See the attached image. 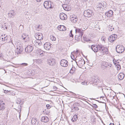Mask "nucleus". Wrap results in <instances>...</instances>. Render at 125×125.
Listing matches in <instances>:
<instances>
[{
  "mask_svg": "<svg viewBox=\"0 0 125 125\" xmlns=\"http://www.w3.org/2000/svg\"><path fill=\"white\" fill-rule=\"evenodd\" d=\"M16 53L17 54H21L23 49L22 44L20 43V42H18L16 44Z\"/></svg>",
  "mask_w": 125,
  "mask_h": 125,
  "instance_id": "1",
  "label": "nucleus"
},
{
  "mask_svg": "<svg viewBox=\"0 0 125 125\" xmlns=\"http://www.w3.org/2000/svg\"><path fill=\"white\" fill-rule=\"evenodd\" d=\"M94 15L93 11L89 9L85 10L84 12L83 15L86 17H92Z\"/></svg>",
  "mask_w": 125,
  "mask_h": 125,
  "instance_id": "2",
  "label": "nucleus"
},
{
  "mask_svg": "<svg viewBox=\"0 0 125 125\" xmlns=\"http://www.w3.org/2000/svg\"><path fill=\"white\" fill-rule=\"evenodd\" d=\"M76 60V62L77 65L80 68H81L85 63V62L83 59L80 58L79 60L77 59Z\"/></svg>",
  "mask_w": 125,
  "mask_h": 125,
  "instance_id": "3",
  "label": "nucleus"
},
{
  "mask_svg": "<svg viewBox=\"0 0 125 125\" xmlns=\"http://www.w3.org/2000/svg\"><path fill=\"white\" fill-rule=\"evenodd\" d=\"M99 48V50L102 52L104 53V54H107L108 53V49L106 48H105L102 45H99L98 46Z\"/></svg>",
  "mask_w": 125,
  "mask_h": 125,
  "instance_id": "4",
  "label": "nucleus"
},
{
  "mask_svg": "<svg viewBox=\"0 0 125 125\" xmlns=\"http://www.w3.org/2000/svg\"><path fill=\"white\" fill-rule=\"evenodd\" d=\"M43 5L44 7L47 9L52 8V3L50 1H45L44 2Z\"/></svg>",
  "mask_w": 125,
  "mask_h": 125,
  "instance_id": "5",
  "label": "nucleus"
},
{
  "mask_svg": "<svg viewBox=\"0 0 125 125\" xmlns=\"http://www.w3.org/2000/svg\"><path fill=\"white\" fill-rule=\"evenodd\" d=\"M32 41L33 44L36 47H39L42 44V43L41 41L37 39L35 40H33Z\"/></svg>",
  "mask_w": 125,
  "mask_h": 125,
  "instance_id": "6",
  "label": "nucleus"
},
{
  "mask_svg": "<svg viewBox=\"0 0 125 125\" xmlns=\"http://www.w3.org/2000/svg\"><path fill=\"white\" fill-rule=\"evenodd\" d=\"M116 49L117 52L121 53L125 50V48L122 46H120L119 45H118L116 47Z\"/></svg>",
  "mask_w": 125,
  "mask_h": 125,
  "instance_id": "7",
  "label": "nucleus"
},
{
  "mask_svg": "<svg viewBox=\"0 0 125 125\" xmlns=\"http://www.w3.org/2000/svg\"><path fill=\"white\" fill-rule=\"evenodd\" d=\"M48 63L50 65L53 66L56 63L55 59L52 58H50L48 60Z\"/></svg>",
  "mask_w": 125,
  "mask_h": 125,
  "instance_id": "8",
  "label": "nucleus"
},
{
  "mask_svg": "<svg viewBox=\"0 0 125 125\" xmlns=\"http://www.w3.org/2000/svg\"><path fill=\"white\" fill-rule=\"evenodd\" d=\"M35 37L36 39L40 41L42 40L43 38L42 34L40 33H36L35 35Z\"/></svg>",
  "mask_w": 125,
  "mask_h": 125,
  "instance_id": "9",
  "label": "nucleus"
},
{
  "mask_svg": "<svg viewBox=\"0 0 125 125\" xmlns=\"http://www.w3.org/2000/svg\"><path fill=\"white\" fill-rule=\"evenodd\" d=\"M68 62L65 59H62L60 62V64L63 67H66L68 65Z\"/></svg>",
  "mask_w": 125,
  "mask_h": 125,
  "instance_id": "10",
  "label": "nucleus"
},
{
  "mask_svg": "<svg viewBox=\"0 0 125 125\" xmlns=\"http://www.w3.org/2000/svg\"><path fill=\"white\" fill-rule=\"evenodd\" d=\"M75 32L76 35L78 36H81L82 37L83 35L82 31L81 29L77 28L75 29Z\"/></svg>",
  "mask_w": 125,
  "mask_h": 125,
  "instance_id": "11",
  "label": "nucleus"
},
{
  "mask_svg": "<svg viewBox=\"0 0 125 125\" xmlns=\"http://www.w3.org/2000/svg\"><path fill=\"white\" fill-rule=\"evenodd\" d=\"M117 38L116 35L113 34L110 36L108 38L109 41L110 42H112L116 40Z\"/></svg>",
  "mask_w": 125,
  "mask_h": 125,
  "instance_id": "12",
  "label": "nucleus"
},
{
  "mask_svg": "<svg viewBox=\"0 0 125 125\" xmlns=\"http://www.w3.org/2000/svg\"><path fill=\"white\" fill-rule=\"evenodd\" d=\"M99 45H98L97 46L94 45H92L91 46V49L95 52H97L98 50V51H100V50H99V48L98 47Z\"/></svg>",
  "mask_w": 125,
  "mask_h": 125,
  "instance_id": "13",
  "label": "nucleus"
},
{
  "mask_svg": "<svg viewBox=\"0 0 125 125\" xmlns=\"http://www.w3.org/2000/svg\"><path fill=\"white\" fill-rule=\"evenodd\" d=\"M33 49V46L30 45H29L26 47L25 48V51L28 53L31 52Z\"/></svg>",
  "mask_w": 125,
  "mask_h": 125,
  "instance_id": "14",
  "label": "nucleus"
},
{
  "mask_svg": "<svg viewBox=\"0 0 125 125\" xmlns=\"http://www.w3.org/2000/svg\"><path fill=\"white\" fill-rule=\"evenodd\" d=\"M51 44L49 42H46L44 45V48L46 50H49L51 47Z\"/></svg>",
  "mask_w": 125,
  "mask_h": 125,
  "instance_id": "15",
  "label": "nucleus"
},
{
  "mask_svg": "<svg viewBox=\"0 0 125 125\" xmlns=\"http://www.w3.org/2000/svg\"><path fill=\"white\" fill-rule=\"evenodd\" d=\"M70 19L71 22L75 23L77 21V18L75 15H73L70 16Z\"/></svg>",
  "mask_w": 125,
  "mask_h": 125,
  "instance_id": "16",
  "label": "nucleus"
},
{
  "mask_svg": "<svg viewBox=\"0 0 125 125\" xmlns=\"http://www.w3.org/2000/svg\"><path fill=\"white\" fill-rule=\"evenodd\" d=\"M31 123L32 125H40L37 119L35 118H33L32 119Z\"/></svg>",
  "mask_w": 125,
  "mask_h": 125,
  "instance_id": "17",
  "label": "nucleus"
},
{
  "mask_svg": "<svg viewBox=\"0 0 125 125\" xmlns=\"http://www.w3.org/2000/svg\"><path fill=\"white\" fill-rule=\"evenodd\" d=\"M5 36V35H4V36H3V35H2L0 38V39L2 42L3 44L4 43L3 42H5V43H6L7 40L8 38L7 36Z\"/></svg>",
  "mask_w": 125,
  "mask_h": 125,
  "instance_id": "18",
  "label": "nucleus"
},
{
  "mask_svg": "<svg viewBox=\"0 0 125 125\" xmlns=\"http://www.w3.org/2000/svg\"><path fill=\"white\" fill-rule=\"evenodd\" d=\"M59 17L60 19L63 20H65L67 18V15L63 13H60Z\"/></svg>",
  "mask_w": 125,
  "mask_h": 125,
  "instance_id": "19",
  "label": "nucleus"
},
{
  "mask_svg": "<svg viewBox=\"0 0 125 125\" xmlns=\"http://www.w3.org/2000/svg\"><path fill=\"white\" fill-rule=\"evenodd\" d=\"M113 12L112 10H110L105 13V15L107 17H110L112 16L113 14Z\"/></svg>",
  "mask_w": 125,
  "mask_h": 125,
  "instance_id": "20",
  "label": "nucleus"
},
{
  "mask_svg": "<svg viewBox=\"0 0 125 125\" xmlns=\"http://www.w3.org/2000/svg\"><path fill=\"white\" fill-rule=\"evenodd\" d=\"M48 118L46 116H43L41 119V121L42 122L44 123H47L49 121Z\"/></svg>",
  "mask_w": 125,
  "mask_h": 125,
  "instance_id": "21",
  "label": "nucleus"
},
{
  "mask_svg": "<svg viewBox=\"0 0 125 125\" xmlns=\"http://www.w3.org/2000/svg\"><path fill=\"white\" fill-rule=\"evenodd\" d=\"M5 104L4 102L1 100H0V110H3L5 108Z\"/></svg>",
  "mask_w": 125,
  "mask_h": 125,
  "instance_id": "22",
  "label": "nucleus"
},
{
  "mask_svg": "<svg viewBox=\"0 0 125 125\" xmlns=\"http://www.w3.org/2000/svg\"><path fill=\"white\" fill-rule=\"evenodd\" d=\"M57 28L60 31H65L66 30V28L63 25H59L58 27Z\"/></svg>",
  "mask_w": 125,
  "mask_h": 125,
  "instance_id": "23",
  "label": "nucleus"
},
{
  "mask_svg": "<svg viewBox=\"0 0 125 125\" xmlns=\"http://www.w3.org/2000/svg\"><path fill=\"white\" fill-rule=\"evenodd\" d=\"M118 76L119 79L121 80L123 79L125 76V75L123 73H120L119 74Z\"/></svg>",
  "mask_w": 125,
  "mask_h": 125,
  "instance_id": "24",
  "label": "nucleus"
},
{
  "mask_svg": "<svg viewBox=\"0 0 125 125\" xmlns=\"http://www.w3.org/2000/svg\"><path fill=\"white\" fill-rule=\"evenodd\" d=\"M8 14L11 17H14L15 15V12L13 10H11L9 11Z\"/></svg>",
  "mask_w": 125,
  "mask_h": 125,
  "instance_id": "25",
  "label": "nucleus"
},
{
  "mask_svg": "<svg viewBox=\"0 0 125 125\" xmlns=\"http://www.w3.org/2000/svg\"><path fill=\"white\" fill-rule=\"evenodd\" d=\"M22 38H23L24 40H28V37L27 35L25 33H23L22 35Z\"/></svg>",
  "mask_w": 125,
  "mask_h": 125,
  "instance_id": "26",
  "label": "nucleus"
},
{
  "mask_svg": "<svg viewBox=\"0 0 125 125\" xmlns=\"http://www.w3.org/2000/svg\"><path fill=\"white\" fill-rule=\"evenodd\" d=\"M93 81L94 82V84L95 85H97V83L99 81V80L98 79V78L95 77L93 79Z\"/></svg>",
  "mask_w": 125,
  "mask_h": 125,
  "instance_id": "27",
  "label": "nucleus"
},
{
  "mask_svg": "<svg viewBox=\"0 0 125 125\" xmlns=\"http://www.w3.org/2000/svg\"><path fill=\"white\" fill-rule=\"evenodd\" d=\"M34 62L38 64H41L42 62V60L41 59L35 60H34Z\"/></svg>",
  "mask_w": 125,
  "mask_h": 125,
  "instance_id": "28",
  "label": "nucleus"
},
{
  "mask_svg": "<svg viewBox=\"0 0 125 125\" xmlns=\"http://www.w3.org/2000/svg\"><path fill=\"white\" fill-rule=\"evenodd\" d=\"M78 118V116L77 115H75L73 116L71 119V120L73 122H74L77 120Z\"/></svg>",
  "mask_w": 125,
  "mask_h": 125,
  "instance_id": "29",
  "label": "nucleus"
},
{
  "mask_svg": "<svg viewBox=\"0 0 125 125\" xmlns=\"http://www.w3.org/2000/svg\"><path fill=\"white\" fill-rule=\"evenodd\" d=\"M63 7L64 9L66 11H68L70 10L68 6L65 4L63 5Z\"/></svg>",
  "mask_w": 125,
  "mask_h": 125,
  "instance_id": "30",
  "label": "nucleus"
},
{
  "mask_svg": "<svg viewBox=\"0 0 125 125\" xmlns=\"http://www.w3.org/2000/svg\"><path fill=\"white\" fill-rule=\"evenodd\" d=\"M103 5H104V3H99L97 6V8H101L103 7H104V5L103 6Z\"/></svg>",
  "mask_w": 125,
  "mask_h": 125,
  "instance_id": "31",
  "label": "nucleus"
},
{
  "mask_svg": "<svg viewBox=\"0 0 125 125\" xmlns=\"http://www.w3.org/2000/svg\"><path fill=\"white\" fill-rule=\"evenodd\" d=\"M82 37L81 36H78L75 35V39L77 41H80L82 39Z\"/></svg>",
  "mask_w": 125,
  "mask_h": 125,
  "instance_id": "32",
  "label": "nucleus"
},
{
  "mask_svg": "<svg viewBox=\"0 0 125 125\" xmlns=\"http://www.w3.org/2000/svg\"><path fill=\"white\" fill-rule=\"evenodd\" d=\"M103 65L105 67H108V66L110 65L107 62H104L103 63Z\"/></svg>",
  "mask_w": 125,
  "mask_h": 125,
  "instance_id": "33",
  "label": "nucleus"
},
{
  "mask_svg": "<svg viewBox=\"0 0 125 125\" xmlns=\"http://www.w3.org/2000/svg\"><path fill=\"white\" fill-rule=\"evenodd\" d=\"M50 39L52 41H55L56 40V38L55 37L52 35L50 36Z\"/></svg>",
  "mask_w": 125,
  "mask_h": 125,
  "instance_id": "34",
  "label": "nucleus"
},
{
  "mask_svg": "<svg viewBox=\"0 0 125 125\" xmlns=\"http://www.w3.org/2000/svg\"><path fill=\"white\" fill-rule=\"evenodd\" d=\"M115 66L118 70H119L121 69V66L120 65L117 64Z\"/></svg>",
  "mask_w": 125,
  "mask_h": 125,
  "instance_id": "35",
  "label": "nucleus"
},
{
  "mask_svg": "<svg viewBox=\"0 0 125 125\" xmlns=\"http://www.w3.org/2000/svg\"><path fill=\"white\" fill-rule=\"evenodd\" d=\"M83 39L86 42H88L89 41V40L88 39L87 37L83 36Z\"/></svg>",
  "mask_w": 125,
  "mask_h": 125,
  "instance_id": "36",
  "label": "nucleus"
},
{
  "mask_svg": "<svg viewBox=\"0 0 125 125\" xmlns=\"http://www.w3.org/2000/svg\"><path fill=\"white\" fill-rule=\"evenodd\" d=\"M108 28H109V30L110 31H112L114 29V27H113L112 26H108Z\"/></svg>",
  "mask_w": 125,
  "mask_h": 125,
  "instance_id": "37",
  "label": "nucleus"
},
{
  "mask_svg": "<svg viewBox=\"0 0 125 125\" xmlns=\"http://www.w3.org/2000/svg\"><path fill=\"white\" fill-rule=\"evenodd\" d=\"M45 52H44L42 51L40 53H39V54L41 56H42L44 55V53Z\"/></svg>",
  "mask_w": 125,
  "mask_h": 125,
  "instance_id": "38",
  "label": "nucleus"
},
{
  "mask_svg": "<svg viewBox=\"0 0 125 125\" xmlns=\"http://www.w3.org/2000/svg\"><path fill=\"white\" fill-rule=\"evenodd\" d=\"M8 111L6 112L5 113V118H7L8 116Z\"/></svg>",
  "mask_w": 125,
  "mask_h": 125,
  "instance_id": "39",
  "label": "nucleus"
},
{
  "mask_svg": "<svg viewBox=\"0 0 125 125\" xmlns=\"http://www.w3.org/2000/svg\"><path fill=\"white\" fill-rule=\"evenodd\" d=\"M75 69V68L72 67L70 70V73H73Z\"/></svg>",
  "mask_w": 125,
  "mask_h": 125,
  "instance_id": "40",
  "label": "nucleus"
},
{
  "mask_svg": "<svg viewBox=\"0 0 125 125\" xmlns=\"http://www.w3.org/2000/svg\"><path fill=\"white\" fill-rule=\"evenodd\" d=\"M72 31L71 30L70 31V33L69 34V35L70 37H73V35L72 34Z\"/></svg>",
  "mask_w": 125,
  "mask_h": 125,
  "instance_id": "41",
  "label": "nucleus"
},
{
  "mask_svg": "<svg viewBox=\"0 0 125 125\" xmlns=\"http://www.w3.org/2000/svg\"><path fill=\"white\" fill-rule=\"evenodd\" d=\"M112 90L111 89H110L109 90H107V91H106L107 93L108 94V95H109V93H110L111 92Z\"/></svg>",
  "mask_w": 125,
  "mask_h": 125,
  "instance_id": "42",
  "label": "nucleus"
},
{
  "mask_svg": "<svg viewBox=\"0 0 125 125\" xmlns=\"http://www.w3.org/2000/svg\"><path fill=\"white\" fill-rule=\"evenodd\" d=\"M92 106L95 108H96L97 107V106L96 104H93Z\"/></svg>",
  "mask_w": 125,
  "mask_h": 125,
  "instance_id": "43",
  "label": "nucleus"
},
{
  "mask_svg": "<svg viewBox=\"0 0 125 125\" xmlns=\"http://www.w3.org/2000/svg\"><path fill=\"white\" fill-rule=\"evenodd\" d=\"M81 84L82 85H87V82H83L81 83Z\"/></svg>",
  "mask_w": 125,
  "mask_h": 125,
  "instance_id": "44",
  "label": "nucleus"
},
{
  "mask_svg": "<svg viewBox=\"0 0 125 125\" xmlns=\"http://www.w3.org/2000/svg\"><path fill=\"white\" fill-rule=\"evenodd\" d=\"M87 29V28L86 27H85V28L83 26L81 27V30L82 31H83L85 30L86 29Z\"/></svg>",
  "mask_w": 125,
  "mask_h": 125,
  "instance_id": "45",
  "label": "nucleus"
},
{
  "mask_svg": "<svg viewBox=\"0 0 125 125\" xmlns=\"http://www.w3.org/2000/svg\"><path fill=\"white\" fill-rule=\"evenodd\" d=\"M21 65L24 66H26L28 65V64L26 63H22Z\"/></svg>",
  "mask_w": 125,
  "mask_h": 125,
  "instance_id": "46",
  "label": "nucleus"
},
{
  "mask_svg": "<svg viewBox=\"0 0 125 125\" xmlns=\"http://www.w3.org/2000/svg\"><path fill=\"white\" fill-rule=\"evenodd\" d=\"M21 102V100L19 99L17 101V103L18 104H20Z\"/></svg>",
  "mask_w": 125,
  "mask_h": 125,
  "instance_id": "47",
  "label": "nucleus"
},
{
  "mask_svg": "<svg viewBox=\"0 0 125 125\" xmlns=\"http://www.w3.org/2000/svg\"><path fill=\"white\" fill-rule=\"evenodd\" d=\"M46 106L47 109H49L51 107L50 106V105L49 104H47Z\"/></svg>",
  "mask_w": 125,
  "mask_h": 125,
  "instance_id": "48",
  "label": "nucleus"
},
{
  "mask_svg": "<svg viewBox=\"0 0 125 125\" xmlns=\"http://www.w3.org/2000/svg\"><path fill=\"white\" fill-rule=\"evenodd\" d=\"M53 89L54 90H57V88L55 86H53Z\"/></svg>",
  "mask_w": 125,
  "mask_h": 125,
  "instance_id": "49",
  "label": "nucleus"
},
{
  "mask_svg": "<svg viewBox=\"0 0 125 125\" xmlns=\"http://www.w3.org/2000/svg\"><path fill=\"white\" fill-rule=\"evenodd\" d=\"M74 108L75 110L77 111L78 110H79L78 108L77 107H74Z\"/></svg>",
  "mask_w": 125,
  "mask_h": 125,
  "instance_id": "50",
  "label": "nucleus"
},
{
  "mask_svg": "<svg viewBox=\"0 0 125 125\" xmlns=\"http://www.w3.org/2000/svg\"><path fill=\"white\" fill-rule=\"evenodd\" d=\"M79 104V103H78L77 102H75L74 104V106H77V104Z\"/></svg>",
  "mask_w": 125,
  "mask_h": 125,
  "instance_id": "51",
  "label": "nucleus"
},
{
  "mask_svg": "<svg viewBox=\"0 0 125 125\" xmlns=\"http://www.w3.org/2000/svg\"><path fill=\"white\" fill-rule=\"evenodd\" d=\"M107 4H106L105 3V5L104 4V5H103V6L104 5V9H106V6H107Z\"/></svg>",
  "mask_w": 125,
  "mask_h": 125,
  "instance_id": "52",
  "label": "nucleus"
},
{
  "mask_svg": "<svg viewBox=\"0 0 125 125\" xmlns=\"http://www.w3.org/2000/svg\"><path fill=\"white\" fill-rule=\"evenodd\" d=\"M71 57L72 59L73 60L74 59V56L73 55H71Z\"/></svg>",
  "mask_w": 125,
  "mask_h": 125,
  "instance_id": "53",
  "label": "nucleus"
},
{
  "mask_svg": "<svg viewBox=\"0 0 125 125\" xmlns=\"http://www.w3.org/2000/svg\"><path fill=\"white\" fill-rule=\"evenodd\" d=\"M21 109H20V112H19V118L20 119V120H21V115L20 114V113H21Z\"/></svg>",
  "mask_w": 125,
  "mask_h": 125,
  "instance_id": "54",
  "label": "nucleus"
},
{
  "mask_svg": "<svg viewBox=\"0 0 125 125\" xmlns=\"http://www.w3.org/2000/svg\"><path fill=\"white\" fill-rule=\"evenodd\" d=\"M8 91H8V90H4V92L6 94H7V93H8Z\"/></svg>",
  "mask_w": 125,
  "mask_h": 125,
  "instance_id": "55",
  "label": "nucleus"
},
{
  "mask_svg": "<svg viewBox=\"0 0 125 125\" xmlns=\"http://www.w3.org/2000/svg\"><path fill=\"white\" fill-rule=\"evenodd\" d=\"M11 91H9L8 92V93H7V94H10V93H11Z\"/></svg>",
  "mask_w": 125,
  "mask_h": 125,
  "instance_id": "56",
  "label": "nucleus"
},
{
  "mask_svg": "<svg viewBox=\"0 0 125 125\" xmlns=\"http://www.w3.org/2000/svg\"><path fill=\"white\" fill-rule=\"evenodd\" d=\"M42 0H36V1L38 2H40Z\"/></svg>",
  "mask_w": 125,
  "mask_h": 125,
  "instance_id": "57",
  "label": "nucleus"
},
{
  "mask_svg": "<svg viewBox=\"0 0 125 125\" xmlns=\"http://www.w3.org/2000/svg\"><path fill=\"white\" fill-rule=\"evenodd\" d=\"M109 125H114V124H112L111 123Z\"/></svg>",
  "mask_w": 125,
  "mask_h": 125,
  "instance_id": "58",
  "label": "nucleus"
},
{
  "mask_svg": "<svg viewBox=\"0 0 125 125\" xmlns=\"http://www.w3.org/2000/svg\"><path fill=\"white\" fill-rule=\"evenodd\" d=\"M100 98H102L103 99V97H100Z\"/></svg>",
  "mask_w": 125,
  "mask_h": 125,
  "instance_id": "59",
  "label": "nucleus"
},
{
  "mask_svg": "<svg viewBox=\"0 0 125 125\" xmlns=\"http://www.w3.org/2000/svg\"><path fill=\"white\" fill-rule=\"evenodd\" d=\"M5 28H6V29H7V28L6 27H5Z\"/></svg>",
  "mask_w": 125,
  "mask_h": 125,
  "instance_id": "60",
  "label": "nucleus"
},
{
  "mask_svg": "<svg viewBox=\"0 0 125 125\" xmlns=\"http://www.w3.org/2000/svg\"><path fill=\"white\" fill-rule=\"evenodd\" d=\"M1 55H0V57H1Z\"/></svg>",
  "mask_w": 125,
  "mask_h": 125,
  "instance_id": "61",
  "label": "nucleus"
},
{
  "mask_svg": "<svg viewBox=\"0 0 125 125\" xmlns=\"http://www.w3.org/2000/svg\"><path fill=\"white\" fill-rule=\"evenodd\" d=\"M111 67V66H109V67Z\"/></svg>",
  "mask_w": 125,
  "mask_h": 125,
  "instance_id": "62",
  "label": "nucleus"
},
{
  "mask_svg": "<svg viewBox=\"0 0 125 125\" xmlns=\"http://www.w3.org/2000/svg\"><path fill=\"white\" fill-rule=\"evenodd\" d=\"M76 52H78V51H76Z\"/></svg>",
  "mask_w": 125,
  "mask_h": 125,
  "instance_id": "63",
  "label": "nucleus"
},
{
  "mask_svg": "<svg viewBox=\"0 0 125 125\" xmlns=\"http://www.w3.org/2000/svg\"><path fill=\"white\" fill-rule=\"evenodd\" d=\"M39 26L38 27H39Z\"/></svg>",
  "mask_w": 125,
  "mask_h": 125,
  "instance_id": "64",
  "label": "nucleus"
}]
</instances>
